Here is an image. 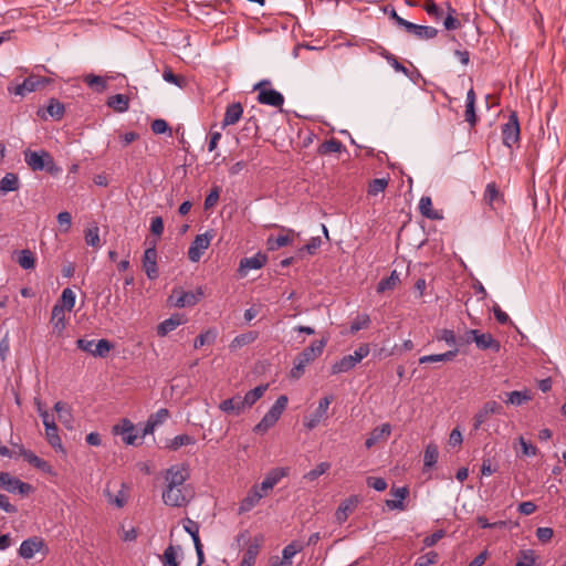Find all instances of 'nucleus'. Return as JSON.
<instances>
[{
  "instance_id": "obj_1",
  "label": "nucleus",
  "mask_w": 566,
  "mask_h": 566,
  "mask_svg": "<svg viewBox=\"0 0 566 566\" xmlns=\"http://www.w3.org/2000/svg\"><path fill=\"white\" fill-rule=\"evenodd\" d=\"M163 502L171 507L186 506L193 497V489L187 483L190 472L185 464H174L163 473Z\"/></svg>"
},
{
  "instance_id": "obj_2",
  "label": "nucleus",
  "mask_w": 566,
  "mask_h": 566,
  "mask_svg": "<svg viewBox=\"0 0 566 566\" xmlns=\"http://www.w3.org/2000/svg\"><path fill=\"white\" fill-rule=\"evenodd\" d=\"M326 342L324 339L314 340L310 346L304 348L294 359V365L290 371V377L300 379L308 364L314 361L323 354Z\"/></svg>"
},
{
  "instance_id": "obj_3",
  "label": "nucleus",
  "mask_w": 566,
  "mask_h": 566,
  "mask_svg": "<svg viewBox=\"0 0 566 566\" xmlns=\"http://www.w3.org/2000/svg\"><path fill=\"white\" fill-rule=\"evenodd\" d=\"M24 161L33 171L45 170L51 176H57L62 169L59 167L52 155L46 150H31L27 149L23 153Z\"/></svg>"
},
{
  "instance_id": "obj_4",
  "label": "nucleus",
  "mask_w": 566,
  "mask_h": 566,
  "mask_svg": "<svg viewBox=\"0 0 566 566\" xmlns=\"http://www.w3.org/2000/svg\"><path fill=\"white\" fill-rule=\"evenodd\" d=\"M203 296V291L198 287L196 291H185L176 287L172 290L169 296V303L175 307H188L196 305Z\"/></svg>"
},
{
  "instance_id": "obj_5",
  "label": "nucleus",
  "mask_w": 566,
  "mask_h": 566,
  "mask_svg": "<svg viewBox=\"0 0 566 566\" xmlns=\"http://www.w3.org/2000/svg\"><path fill=\"white\" fill-rule=\"evenodd\" d=\"M465 345L472 342L476 347L482 350L492 349L497 353L501 349V344L490 333H480L478 329H468L465 332Z\"/></svg>"
},
{
  "instance_id": "obj_6",
  "label": "nucleus",
  "mask_w": 566,
  "mask_h": 566,
  "mask_svg": "<svg viewBox=\"0 0 566 566\" xmlns=\"http://www.w3.org/2000/svg\"><path fill=\"white\" fill-rule=\"evenodd\" d=\"M501 132L504 146L512 148L514 145L518 144L521 129L518 117L515 112L510 114L507 122L502 125Z\"/></svg>"
},
{
  "instance_id": "obj_7",
  "label": "nucleus",
  "mask_w": 566,
  "mask_h": 566,
  "mask_svg": "<svg viewBox=\"0 0 566 566\" xmlns=\"http://www.w3.org/2000/svg\"><path fill=\"white\" fill-rule=\"evenodd\" d=\"M264 85H270V81L263 80L253 86L254 91H259V103L273 107H281L284 103V96L273 88H263Z\"/></svg>"
},
{
  "instance_id": "obj_8",
  "label": "nucleus",
  "mask_w": 566,
  "mask_h": 566,
  "mask_svg": "<svg viewBox=\"0 0 566 566\" xmlns=\"http://www.w3.org/2000/svg\"><path fill=\"white\" fill-rule=\"evenodd\" d=\"M76 344L80 349L95 357H106L113 348L112 343L104 338L99 340L80 338Z\"/></svg>"
},
{
  "instance_id": "obj_9",
  "label": "nucleus",
  "mask_w": 566,
  "mask_h": 566,
  "mask_svg": "<svg viewBox=\"0 0 566 566\" xmlns=\"http://www.w3.org/2000/svg\"><path fill=\"white\" fill-rule=\"evenodd\" d=\"M212 238L213 234L210 231H207L202 234H198L189 247V260L192 262H198L202 254L205 253V251L209 248Z\"/></svg>"
},
{
  "instance_id": "obj_10",
  "label": "nucleus",
  "mask_w": 566,
  "mask_h": 566,
  "mask_svg": "<svg viewBox=\"0 0 566 566\" xmlns=\"http://www.w3.org/2000/svg\"><path fill=\"white\" fill-rule=\"evenodd\" d=\"M0 485L10 493H19L21 495H27L32 491V486L29 483L11 476L7 472H0Z\"/></svg>"
},
{
  "instance_id": "obj_11",
  "label": "nucleus",
  "mask_w": 566,
  "mask_h": 566,
  "mask_svg": "<svg viewBox=\"0 0 566 566\" xmlns=\"http://www.w3.org/2000/svg\"><path fill=\"white\" fill-rule=\"evenodd\" d=\"M334 397L333 396H325L318 401V406L315 409V411L305 418L304 426L312 430L318 426V423L326 418L327 410L329 408V405L332 403Z\"/></svg>"
},
{
  "instance_id": "obj_12",
  "label": "nucleus",
  "mask_w": 566,
  "mask_h": 566,
  "mask_svg": "<svg viewBox=\"0 0 566 566\" xmlns=\"http://www.w3.org/2000/svg\"><path fill=\"white\" fill-rule=\"evenodd\" d=\"M135 431L134 423L128 419H123L119 424L114 426L113 428V432L115 434H120L123 437V441L128 446L138 444L137 440L139 439V433Z\"/></svg>"
},
{
  "instance_id": "obj_13",
  "label": "nucleus",
  "mask_w": 566,
  "mask_h": 566,
  "mask_svg": "<svg viewBox=\"0 0 566 566\" xmlns=\"http://www.w3.org/2000/svg\"><path fill=\"white\" fill-rule=\"evenodd\" d=\"M274 227L279 228L280 230H282L285 233L280 234L277 237L270 235L266 239V247L270 251H275V250H279L280 248H283V247H286V245H290L293 243L294 234H295L294 230L285 228V227L276 226V224Z\"/></svg>"
},
{
  "instance_id": "obj_14",
  "label": "nucleus",
  "mask_w": 566,
  "mask_h": 566,
  "mask_svg": "<svg viewBox=\"0 0 566 566\" xmlns=\"http://www.w3.org/2000/svg\"><path fill=\"white\" fill-rule=\"evenodd\" d=\"M143 268L149 280H155L158 277L159 273L157 266V251L155 243L145 250L143 256Z\"/></svg>"
},
{
  "instance_id": "obj_15",
  "label": "nucleus",
  "mask_w": 566,
  "mask_h": 566,
  "mask_svg": "<svg viewBox=\"0 0 566 566\" xmlns=\"http://www.w3.org/2000/svg\"><path fill=\"white\" fill-rule=\"evenodd\" d=\"M502 412V406L494 401H486L483 407L476 412L474 416V424L473 428L478 430L491 415H499Z\"/></svg>"
},
{
  "instance_id": "obj_16",
  "label": "nucleus",
  "mask_w": 566,
  "mask_h": 566,
  "mask_svg": "<svg viewBox=\"0 0 566 566\" xmlns=\"http://www.w3.org/2000/svg\"><path fill=\"white\" fill-rule=\"evenodd\" d=\"M45 546L44 541L33 536L24 539L19 547V555L24 559H31L35 553Z\"/></svg>"
},
{
  "instance_id": "obj_17",
  "label": "nucleus",
  "mask_w": 566,
  "mask_h": 566,
  "mask_svg": "<svg viewBox=\"0 0 566 566\" xmlns=\"http://www.w3.org/2000/svg\"><path fill=\"white\" fill-rule=\"evenodd\" d=\"M289 474L287 468H276L272 471H270L262 483L259 485V490L262 493H266L268 491L272 490L284 476Z\"/></svg>"
},
{
  "instance_id": "obj_18",
  "label": "nucleus",
  "mask_w": 566,
  "mask_h": 566,
  "mask_svg": "<svg viewBox=\"0 0 566 566\" xmlns=\"http://www.w3.org/2000/svg\"><path fill=\"white\" fill-rule=\"evenodd\" d=\"M264 496V493H262L259 490V485H254L247 496L240 502L238 513L244 514L247 512H250Z\"/></svg>"
},
{
  "instance_id": "obj_19",
  "label": "nucleus",
  "mask_w": 566,
  "mask_h": 566,
  "mask_svg": "<svg viewBox=\"0 0 566 566\" xmlns=\"http://www.w3.org/2000/svg\"><path fill=\"white\" fill-rule=\"evenodd\" d=\"M405 30L420 40L433 39L438 34V30L433 27L420 25L409 21L406 24Z\"/></svg>"
},
{
  "instance_id": "obj_20",
  "label": "nucleus",
  "mask_w": 566,
  "mask_h": 566,
  "mask_svg": "<svg viewBox=\"0 0 566 566\" xmlns=\"http://www.w3.org/2000/svg\"><path fill=\"white\" fill-rule=\"evenodd\" d=\"M186 322L187 319L182 314H172L169 318L163 321L157 326V334L158 336L164 337Z\"/></svg>"
},
{
  "instance_id": "obj_21",
  "label": "nucleus",
  "mask_w": 566,
  "mask_h": 566,
  "mask_svg": "<svg viewBox=\"0 0 566 566\" xmlns=\"http://www.w3.org/2000/svg\"><path fill=\"white\" fill-rule=\"evenodd\" d=\"M436 339L439 342H444L447 345L458 348L465 345V334L463 336H455L452 329L442 328L439 329L436 334Z\"/></svg>"
},
{
  "instance_id": "obj_22",
  "label": "nucleus",
  "mask_w": 566,
  "mask_h": 566,
  "mask_svg": "<svg viewBox=\"0 0 566 566\" xmlns=\"http://www.w3.org/2000/svg\"><path fill=\"white\" fill-rule=\"evenodd\" d=\"M268 261V256L264 253H256L251 258H244L240 261L239 271L245 275L249 270H259L261 269Z\"/></svg>"
},
{
  "instance_id": "obj_23",
  "label": "nucleus",
  "mask_w": 566,
  "mask_h": 566,
  "mask_svg": "<svg viewBox=\"0 0 566 566\" xmlns=\"http://www.w3.org/2000/svg\"><path fill=\"white\" fill-rule=\"evenodd\" d=\"M219 409L227 415L239 416L245 407L243 405L242 397L238 395L221 401Z\"/></svg>"
},
{
  "instance_id": "obj_24",
  "label": "nucleus",
  "mask_w": 566,
  "mask_h": 566,
  "mask_svg": "<svg viewBox=\"0 0 566 566\" xmlns=\"http://www.w3.org/2000/svg\"><path fill=\"white\" fill-rule=\"evenodd\" d=\"M391 433V426L389 423H384L380 427L375 428L369 437L365 441V446L367 449L374 447L377 442L381 440H387Z\"/></svg>"
},
{
  "instance_id": "obj_25",
  "label": "nucleus",
  "mask_w": 566,
  "mask_h": 566,
  "mask_svg": "<svg viewBox=\"0 0 566 566\" xmlns=\"http://www.w3.org/2000/svg\"><path fill=\"white\" fill-rule=\"evenodd\" d=\"M51 323L53 325V333L57 335H61L66 327L65 311L59 303L52 308Z\"/></svg>"
},
{
  "instance_id": "obj_26",
  "label": "nucleus",
  "mask_w": 566,
  "mask_h": 566,
  "mask_svg": "<svg viewBox=\"0 0 566 566\" xmlns=\"http://www.w3.org/2000/svg\"><path fill=\"white\" fill-rule=\"evenodd\" d=\"M243 114V107L241 103H232L227 106L224 117L222 120V127L231 126L237 124Z\"/></svg>"
},
{
  "instance_id": "obj_27",
  "label": "nucleus",
  "mask_w": 566,
  "mask_h": 566,
  "mask_svg": "<svg viewBox=\"0 0 566 566\" xmlns=\"http://www.w3.org/2000/svg\"><path fill=\"white\" fill-rule=\"evenodd\" d=\"M45 438L49 444L56 451L63 454H66V451L62 444L61 438L59 436V429L55 423L46 424L45 429Z\"/></svg>"
},
{
  "instance_id": "obj_28",
  "label": "nucleus",
  "mask_w": 566,
  "mask_h": 566,
  "mask_svg": "<svg viewBox=\"0 0 566 566\" xmlns=\"http://www.w3.org/2000/svg\"><path fill=\"white\" fill-rule=\"evenodd\" d=\"M391 494L394 495L395 500H387L386 505L390 510H405V503L403 501L409 495V490L406 486L397 488L391 490Z\"/></svg>"
},
{
  "instance_id": "obj_29",
  "label": "nucleus",
  "mask_w": 566,
  "mask_h": 566,
  "mask_svg": "<svg viewBox=\"0 0 566 566\" xmlns=\"http://www.w3.org/2000/svg\"><path fill=\"white\" fill-rule=\"evenodd\" d=\"M475 92L473 88H470L467 93V101H465V120L470 124L471 127L475 126L478 122V116L475 113Z\"/></svg>"
},
{
  "instance_id": "obj_30",
  "label": "nucleus",
  "mask_w": 566,
  "mask_h": 566,
  "mask_svg": "<svg viewBox=\"0 0 566 566\" xmlns=\"http://www.w3.org/2000/svg\"><path fill=\"white\" fill-rule=\"evenodd\" d=\"M259 337V333L255 331H250L243 334L235 336L229 345L231 350H237L243 346L252 344Z\"/></svg>"
},
{
  "instance_id": "obj_31",
  "label": "nucleus",
  "mask_w": 566,
  "mask_h": 566,
  "mask_svg": "<svg viewBox=\"0 0 566 566\" xmlns=\"http://www.w3.org/2000/svg\"><path fill=\"white\" fill-rule=\"evenodd\" d=\"M419 210L423 217L430 220L442 219L441 213L432 208V200L428 196L421 197L419 201Z\"/></svg>"
},
{
  "instance_id": "obj_32",
  "label": "nucleus",
  "mask_w": 566,
  "mask_h": 566,
  "mask_svg": "<svg viewBox=\"0 0 566 566\" xmlns=\"http://www.w3.org/2000/svg\"><path fill=\"white\" fill-rule=\"evenodd\" d=\"M106 105L117 113H124L129 108V98L124 94H115L108 97Z\"/></svg>"
},
{
  "instance_id": "obj_33",
  "label": "nucleus",
  "mask_w": 566,
  "mask_h": 566,
  "mask_svg": "<svg viewBox=\"0 0 566 566\" xmlns=\"http://www.w3.org/2000/svg\"><path fill=\"white\" fill-rule=\"evenodd\" d=\"M459 349L454 348L442 354L426 355L419 358V364L451 361L458 355Z\"/></svg>"
},
{
  "instance_id": "obj_34",
  "label": "nucleus",
  "mask_w": 566,
  "mask_h": 566,
  "mask_svg": "<svg viewBox=\"0 0 566 566\" xmlns=\"http://www.w3.org/2000/svg\"><path fill=\"white\" fill-rule=\"evenodd\" d=\"M260 548L261 542L259 539L251 543L243 555L240 566H253L260 553Z\"/></svg>"
},
{
  "instance_id": "obj_35",
  "label": "nucleus",
  "mask_w": 566,
  "mask_h": 566,
  "mask_svg": "<svg viewBox=\"0 0 566 566\" xmlns=\"http://www.w3.org/2000/svg\"><path fill=\"white\" fill-rule=\"evenodd\" d=\"M269 385H260L252 390H249L243 397L242 401L247 408L252 407L268 390Z\"/></svg>"
},
{
  "instance_id": "obj_36",
  "label": "nucleus",
  "mask_w": 566,
  "mask_h": 566,
  "mask_svg": "<svg viewBox=\"0 0 566 566\" xmlns=\"http://www.w3.org/2000/svg\"><path fill=\"white\" fill-rule=\"evenodd\" d=\"M358 363L352 357V355H346L338 361L332 365V374L337 375L342 373H347L353 369Z\"/></svg>"
},
{
  "instance_id": "obj_37",
  "label": "nucleus",
  "mask_w": 566,
  "mask_h": 566,
  "mask_svg": "<svg viewBox=\"0 0 566 566\" xmlns=\"http://www.w3.org/2000/svg\"><path fill=\"white\" fill-rule=\"evenodd\" d=\"M357 504V500L354 499V497H350L346 501H344L339 506L338 509L336 510V513H335V517L337 520L338 523H344L347 517H348V514L355 509Z\"/></svg>"
},
{
  "instance_id": "obj_38",
  "label": "nucleus",
  "mask_w": 566,
  "mask_h": 566,
  "mask_svg": "<svg viewBox=\"0 0 566 566\" xmlns=\"http://www.w3.org/2000/svg\"><path fill=\"white\" fill-rule=\"evenodd\" d=\"M20 187L19 178L13 172H8L0 180V191L3 193H8L11 191L18 190Z\"/></svg>"
},
{
  "instance_id": "obj_39",
  "label": "nucleus",
  "mask_w": 566,
  "mask_h": 566,
  "mask_svg": "<svg viewBox=\"0 0 566 566\" xmlns=\"http://www.w3.org/2000/svg\"><path fill=\"white\" fill-rule=\"evenodd\" d=\"M400 282L399 273L397 270H392L390 275L386 279H381L377 285V292L384 293L386 291L394 290Z\"/></svg>"
},
{
  "instance_id": "obj_40",
  "label": "nucleus",
  "mask_w": 566,
  "mask_h": 566,
  "mask_svg": "<svg viewBox=\"0 0 566 566\" xmlns=\"http://www.w3.org/2000/svg\"><path fill=\"white\" fill-rule=\"evenodd\" d=\"M54 410L57 412L59 420L67 428H72V413L71 408L62 401L54 405Z\"/></svg>"
},
{
  "instance_id": "obj_41",
  "label": "nucleus",
  "mask_w": 566,
  "mask_h": 566,
  "mask_svg": "<svg viewBox=\"0 0 566 566\" xmlns=\"http://www.w3.org/2000/svg\"><path fill=\"white\" fill-rule=\"evenodd\" d=\"M439 450L433 443L427 446L423 454V469H431L438 461Z\"/></svg>"
},
{
  "instance_id": "obj_42",
  "label": "nucleus",
  "mask_w": 566,
  "mask_h": 566,
  "mask_svg": "<svg viewBox=\"0 0 566 566\" xmlns=\"http://www.w3.org/2000/svg\"><path fill=\"white\" fill-rule=\"evenodd\" d=\"M532 399V396L527 390L518 391L514 390L506 394V399L504 400L509 405L521 406Z\"/></svg>"
},
{
  "instance_id": "obj_43",
  "label": "nucleus",
  "mask_w": 566,
  "mask_h": 566,
  "mask_svg": "<svg viewBox=\"0 0 566 566\" xmlns=\"http://www.w3.org/2000/svg\"><path fill=\"white\" fill-rule=\"evenodd\" d=\"M84 82L97 93H102L107 88L106 78L99 75L87 74L84 76Z\"/></svg>"
},
{
  "instance_id": "obj_44",
  "label": "nucleus",
  "mask_w": 566,
  "mask_h": 566,
  "mask_svg": "<svg viewBox=\"0 0 566 566\" xmlns=\"http://www.w3.org/2000/svg\"><path fill=\"white\" fill-rule=\"evenodd\" d=\"M484 200L492 208H494L495 205L502 201V196L500 195V191L494 182H491L486 186L484 192Z\"/></svg>"
},
{
  "instance_id": "obj_45",
  "label": "nucleus",
  "mask_w": 566,
  "mask_h": 566,
  "mask_svg": "<svg viewBox=\"0 0 566 566\" xmlns=\"http://www.w3.org/2000/svg\"><path fill=\"white\" fill-rule=\"evenodd\" d=\"M345 147L344 145L342 144V142H339L338 139L336 138H331L328 140H325L318 148V153L321 155H327V154H332V153H340L342 150H344Z\"/></svg>"
},
{
  "instance_id": "obj_46",
  "label": "nucleus",
  "mask_w": 566,
  "mask_h": 566,
  "mask_svg": "<svg viewBox=\"0 0 566 566\" xmlns=\"http://www.w3.org/2000/svg\"><path fill=\"white\" fill-rule=\"evenodd\" d=\"M46 112L52 118H54L55 120H60L64 116L65 107L64 104L61 103L59 99L51 98L49 101V105L46 106Z\"/></svg>"
},
{
  "instance_id": "obj_47",
  "label": "nucleus",
  "mask_w": 566,
  "mask_h": 566,
  "mask_svg": "<svg viewBox=\"0 0 566 566\" xmlns=\"http://www.w3.org/2000/svg\"><path fill=\"white\" fill-rule=\"evenodd\" d=\"M17 262L24 270H31V269H34V266H35V258H34L33 253L28 249L21 250L19 252Z\"/></svg>"
},
{
  "instance_id": "obj_48",
  "label": "nucleus",
  "mask_w": 566,
  "mask_h": 566,
  "mask_svg": "<svg viewBox=\"0 0 566 566\" xmlns=\"http://www.w3.org/2000/svg\"><path fill=\"white\" fill-rule=\"evenodd\" d=\"M279 419H276L272 413L266 412L261 421L253 428V431L255 433L263 434L265 433L270 428H272Z\"/></svg>"
},
{
  "instance_id": "obj_49",
  "label": "nucleus",
  "mask_w": 566,
  "mask_h": 566,
  "mask_svg": "<svg viewBox=\"0 0 566 566\" xmlns=\"http://www.w3.org/2000/svg\"><path fill=\"white\" fill-rule=\"evenodd\" d=\"M195 442H196V440L192 436L179 434V436H176L174 439H171L167 447L170 450L176 451L184 446L193 444Z\"/></svg>"
},
{
  "instance_id": "obj_50",
  "label": "nucleus",
  "mask_w": 566,
  "mask_h": 566,
  "mask_svg": "<svg viewBox=\"0 0 566 566\" xmlns=\"http://www.w3.org/2000/svg\"><path fill=\"white\" fill-rule=\"evenodd\" d=\"M217 338V331L216 329H208L205 333H201L193 343L195 348H200L205 346L206 344H212Z\"/></svg>"
},
{
  "instance_id": "obj_51",
  "label": "nucleus",
  "mask_w": 566,
  "mask_h": 566,
  "mask_svg": "<svg viewBox=\"0 0 566 566\" xmlns=\"http://www.w3.org/2000/svg\"><path fill=\"white\" fill-rule=\"evenodd\" d=\"M370 324L369 315L367 314H359L357 315L352 324H350V333L355 334L359 332L360 329L367 328Z\"/></svg>"
},
{
  "instance_id": "obj_52",
  "label": "nucleus",
  "mask_w": 566,
  "mask_h": 566,
  "mask_svg": "<svg viewBox=\"0 0 566 566\" xmlns=\"http://www.w3.org/2000/svg\"><path fill=\"white\" fill-rule=\"evenodd\" d=\"M289 399L285 395L280 396L275 402L272 405L268 412L272 413L276 419H280L283 411L287 406Z\"/></svg>"
},
{
  "instance_id": "obj_53",
  "label": "nucleus",
  "mask_w": 566,
  "mask_h": 566,
  "mask_svg": "<svg viewBox=\"0 0 566 566\" xmlns=\"http://www.w3.org/2000/svg\"><path fill=\"white\" fill-rule=\"evenodd\" d=\"M60 301L62 303L60 305L63 306L64 311H72L75 305V293L70 287H66L63 290Z\"/></svg>"
},
{
  "instance_id": "obj_54",
  "label": "nucleus",
  "mask_w": 566,
  "mask_h": 566,
  "mask_svg": "<svg viewBox=\"0 0 566 566\" xmlns=\"http://www.w3.org/2000/svg\"><path fill=\"white\" fill-rule=\"evenodd\" d=\"M329 469H331V463H328V462H321L319 464L316 465L315 469L308 471L304 475V479H306L308 481H315L317 478H319L321 475L326 473Z\"/></svg>"
},
{
  "instance_id": "obj_55",
  "label": "nucleus",
  "mask_w": 566,
  "mask_h": 566,
  "mask_svg": "<svg viewBox=\"0 0 566 566\" xmlns=\"http://www.w3.org/2000/svg\"><path fill=\"white\" fill-rule=\"evenodd\" d=\"M387 186H388V179H386V178L373 179L368 187V193L370 196H377L378 193L385 191Z\"/></svg>"
},
{
  "instance_id": "obj_56",
  "label": "nucleus",
  "mask_w": 566,
  "mask_h": 566,
  "mask_svg": "<svg viewBox=\"0 0 566 566\" xmlns=\"http://www.w3.org/2000/svg\"><path fill=\"white\" fill-rule=\"evenodd\" d=\"M163 78L168 82V83H171L178 87H184L186 85V80L185 77L180 76V75H176L171 69L169 67H166L163 72Z\"/></svg>"
},
{
  "instance_id": "obj_57",
  "label": "nucleus",
  "mask_w": 566,
  "mask_h": 566,
  "mask_svg": "<svg viewBox=\"0 0 566 566\" xmlns=\"http://www.w3.org/2000/svg\"><path fill=\"white\" fill-rule=\"evenodd\" d=\"M164 566H178L177 563V548L174 545H169L163 554Z\"/></svg>"
},
{
  "instance_id": "obj_58",
  "label": "nucleus",
  "mask_w": 566,
  "mask_h": 566,
  "mask_svg": "<svg viewBox=\"0 0 566 566\" xmlns=\"http://www.w3.org/2000/svg\"><path fill=\"white\" fill-rule=\"evenodd\" d=\"M85 241L88 245L94 248L101 245L99 230L97 227L90 228L85 231Z\"/></svg>"
},
{
  "instance_id": "obj_59",
  "label": "nucleus",
  "mask_w": 566,
  "mask_h": 566,
  "mask_svg": "<svg viewBox=\"0 0 566 566\" xmlns=\"http://www.w3.org/2000/svg\"><path fill=\"white\" fill-rule=\"evenodd\" d=\"M423 10L436 20L441 19L443 14L442 9L439 8L433 0H426L423 3Z\"/></svg>"
},
{
  "instance_id": "obj_60",
  "label": "nucleus",
  "mask_w": 566,
  "mask_h": 566,
  "mask_svg": "<svg viewBox=\"0 0 566 566\" xmlns=\"http://www.w3.org/2000/svg\"><path fill=\"white\" fill-rule=\"evenodd\" d=\"M439 559L438 553L431 551L420 557L417 558L413 566H430L432 564H436Z\"/></svg>"
},
{
  "instance_id": "obj_61",
  "label": "nucleus",
  "mask_w": 566,
  "mask_h": 566,
  "mask_svg": "<svg viewBox=\"0 0 566 566\" xmlns=\"http://www.w3.org/2000/svg\"><path fill=\"white\" fill-rule=\"evenodd\" d=\"M302 549L303 545L301 543L292 542L283 548L282 556L284 559H292V557H294Z\"/></svg>"
},
{
  "instance_id": "obj_62",
  "label": "nucleus",
  "mask_w": 566,
  "mask_h": 566,
  "mask_svg": "<svg viewBox=\"0 0 566 566\" xmlns=\"http://www.w3.org/2000/svg\"><path fill=\"white\" fill-rule=\"evenodd\" d=\"M169 417V411L166 408H160L155 413L150 415L148 420L154 423L155 427L164 423Z\"/></svg>"
},
{
  "instance_id": "obj_63",
  "label": "nucleus",
  "mask_w": 566,
  "mask_h": 566,
  "mask_svg": "<svg viewBox=\"0 0 566 566\" xmlns=\"http://www.w3.org/2000/svg\"><path fill=\"white\" fill-rule=\"evenodd\" d=\"M219 197H220V188L216 186L210 190V192L208 193V196L205 199V209L206 210L212 209L217 205Z\"/></svg>"
},
{
  "instance_id": "obj_64",
  "label": "nucleus",
  "mask_w": 566,
  "mask_h": 566,
  "mask_svg": "<svg viewBox=\"0 0 566 566\" xmlns=\"http://www.w3.org/2000/svg\"><path fill=\"white\" fill-rule=\"evenodd\" d=\"M22 83L27 93L34 92L40 87L41 76L30 75Z\"/></svg>"
}]
</instances>
